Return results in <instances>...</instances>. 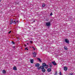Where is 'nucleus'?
I'll return each mask as SVG.
<instances>
[{
  "label": "nucleus",
  "instance_id": "nucleus-31",
  "mask_svg": "<svg viewBox=\"0 0 75 75\" xmlns=\"http://www.w3.org/2000/svg\"><path fill=\"white\" fill-rule=\"evenodd\" d=\"M27 48H25V50H27Z\"/></svg>",
  "mask_w": 75,
  "mask_h": 75
},
{
  "label": "nucleus",
  "instance_id": "nucleus-14",
  "mask_svg": "<svg viewBox=\"0 0 75 75\" xmlns=\"http://www.w3.org/2000/svg\"><path fill=\"white\" fill-rule=\"evenodd\" d=\"M42 71L43 72H45V69L44 68H43L42 69Z\"/></svg>",
  "mask_w": 75,
  "mask_h": 75
},
{
  "label": "nucleus",
  "instance_id": "nucleus-21",
  "mask_svg": "<svg viewBox=\"0 0 75 75\" xmlns=\"http://www.w3.org/2000/svg\"><path fill=\"white\" fill-rule=\"evenodd\" d=\"M45 6V4H43L42 5V7H44Z\"/></svg>",
  "mask_w": 75,
  "mask_h": 75
},
{
  "label": "nucleus",
  "instance_id": "nucleus-3",
  "mask_svg": "<svg viewBox=\"0 0 75 75\" xmlns=\"http://www.w3.org/2000/svg\"><path fill=\"white\" fill-rule=\"evenodd\" d=\"M44 67L42 66H41L40 67H38V69H44Z\"/></svg>",
  "mask_w": 75,
  "mask_h": 75
},
{
  "label": "nucleus",
  "instance_id": "nucleus-33",
  "mask_svg": "<svg viewBox=\"0 0 75 75\" xmlns=\"http://www.w3.org/2000/svg\"><path fill=\"white\" fill-rule=\"evenodd\" d=\"M1 0H0V2H1Z\"/></svg>",
  "mask_w": 75,
  "mask_h": 75
},
{
  "label": "nucleus",
  "instance_id": "nucleus-25",
  "mask_svg": "<svg viewBox=\"0 0 75 75\" xmlns=\"http://www.w3.org/2000/svg\"><path fill=\"white\" fill-rule=\"evenodd\" d=\"M59 74L60 75H62V73H61V72H60Z\"/></svg>",
  "mask_w": 75,
  "mask_h": 75
},
{
  "label": "nucleus",
  "instance_id": "nucleus-26",
  "mask_svg": "<svg viewBox=\"0 0 75 75\" xmlns=\"http://www.w3.org/2000/svg\"><path fill=\"white\" fill-rule=\"evenodd\" d=\"M52 13H51L50 14V16H52Z\"/></svg>",
  "mask_w": 75,
  "mask_h": 75
},
{
  "label": "nucleus",
  "instance_id": "nucleus-2",
  "mask_svg": "<svg viewBox=\"0 0 75 75\" xmlns=\"http://www.w3.org/2000/svg\"><path fill=\"white\" fill-rule=\"evenodd\" d=\"M33 57H36V55L37 54V53L36 52H34L33 53Z\"/></svg>",
  "mask_w": 75,
  "mask_h": 75
},
{
  "label": "nucleus",
  "instance_id": "nucleus-12",
  "mask_svg": "<svg viewBox=\"0 0 75 75\" xmlns=\"http://www.w3.org/2000/svg\"><path fill=\"white\" fill-rule=\"evenodd\" d=\"M45 69H47L48 68V65H47V64L45 66Z\"/></svg>",
  "mask_w": 75,
  "mask_h": 75
},
{
  "label": "nucleus",
  "instance_id": "nucleus-35",
  "mask_svg": "<svg viewBox=\"0 0 75 75\" xmlns=\"http://www.w3.org/2000/svg\"><path fill=\"white\" fill-rule=\"evenodd\" d=\"M32 48H33V49L34 48V47H33Z\"/></svg>",
  "mask_w": 75,
  "mask_h": 75
},
{
  "label": "nucleus",
  "instance_id": "nucleus-30",
  "mask_svg": "<svg viewBox=\"0 0 75 75\" xmlns=\"http://www.w3.org/2000/svg\"><path fill=\"white\" fill-rule=\"evenodd\" d=\"M18 21H16V23H18Z\"/></svg>",
  "mask_w": 75,
  "mask_h": 75
},
{
  "label": "nucleus",
  "instance_id": "nucleus-9",
  "mask_svg": "<svg viewBox=\"0 0 75 75\" xmlns=\"http://www.w3.org/2000/svg\"><path fill=\"white\" fill-rule=\"evenodd\" d=\"M49 66L50 68H51L52 67V63H50L49 64Z\"/></svg>",
  "mask_w": 75,
  "mask_h": 75
},
{
  "label": "nucleus",
  "instance_id": "nucleus-28",
  "mask_svg": "<svg viewBox=\"0 0 75 75\" xmlns=\"http://www.w3.org/2000/svg\"><path fill=\"white\" fill-rule=\"evenodd\" d=\"M13 44H14V42H12Z\"/></svg>",
  "mask_w": 75,
  "mask_h": 75
},
{
  "label": "nucleus",
  "instance_id": "nucleus-34",
  "mask_svg": "<svg viewBox=\"0 0 75 75\" xmlns=\"http://www.w3.org/2000/svg\"><path fill=\"white\" fill-rule=\"evenodd\" d=\"M33 50H35V48H34Z\"/></svg>",
  "mask_w": 75,
  "mask_h": 75
},
{
  "label": "nucleus",
  "instance_id": "nucleus-20",
  "mask_svg": "<svg viewBox=\"0 0 75 75\" xmlns=\"http://www.w3.org/2000/svg\"><path fill=\"white\" fill-rule=\"evenodd\" d=\"M69 75H74V73H70L69 74Z\"/></svg>",
  "mask_w": 75,
  "mask_h": 75
},
{
  "label": "nucleus",
  "instance_id": "nucleus-24",
  "mask_svg": "<svg viewBox=\"0 0 75 75\" xmlns=\"http://www.w3.org/2000/svg\"><path fill=\"white\" fill-rule=\"evenodd\" d=\"M11 31H9V32L8 33V34H10V33H11Z\"/></svg>",
  "mask_w": 75,
  "mask_h": 75
},
{
  "label": "nucleus",
  "instance_id": "nucleus-6",
  "mask_svg": "<svg viewBox=\"0 0 75 75\" xmlns=\"http://www.w3.org/2000/svg\"><path fill=\"white\" fill-rule=\"evenodd\" d=\"M13 23V19H11L10 22V24H11Z\"/></svg>",
  "mask_w": 75,
  "mask_h": 75
},
{
  "label": "nucleus",
  "instance_id": "nucleus-22",
  "mask_svg": "<svg viewBox=\"0 0 75 75\" xmlns=\"http://www.w3.org/2000/svg\"><path fill=\"white\" fill-rule=\"evenodd\" d=\"M13 23V24H16V21H14Z\"/></svg>",
  "mask_w": 75,
  "mask_h": 75
},
{
  "label": "nucleus",
  "instance_id": "nucleus-7",
  "mask_svg": "<svg viewBox=\"0 0 75 75\" xmlns=\"http://www.w3.org/2000/svg\"><path fill=\"white\" fill-rule=\"evenodd\" d=\"M35 66L36 67H38H38H39V66H40V64L39 63H37L35 64Z\"/></svg>",
  "mask_w": 75,
  "mask_h": 75
},
{
  "label": "nucleus",
  "instance_id": "nucleus-1",
  "mask_svg": "<svg viewBox=\"0 0 75 75\" xmlns=\"http://www.w3.org/2000/svg\"><path fill=\"white\" fill-rule=\"evenodd\" d=\"M45 24L46 25V26H47V27H49V26H51V22H50L46 23Z\"/></svg>",
  "mask_w": 75,
  "mask_h": 75
},
{
  "label": "nucleus",
  "instance_id": "nucleus-18",
  "mask_svg": "<svg viewBox=\"0 0 75 75\" xmlns=\"http://www.w3.org/2000/svg\"><path fill=\"white\" fill-rule=\"evenodd\" d=\"M37 59H38V61H40V62H42V61H41V60L40 59V58H38Z\"/></svg>",
  "mask_w": 75,
  "mask_h": 75
},
{
  "label": "nucleus",
  "instance_id": "nucleus-8",
  "mask_svg": "<svg viewBox=\"0 0 75 75\" xmlns=\"http://www.w3.org/2000/svg\"><path fill=\"white\" fill-rule=\"evenodd\" d=\"M67 69H68V68H67V67H64V71H67Z\"/></svg>",
  "mask_w": 75,
  "mask_h": 75
},
{
  "label": "nucleus",
  "instance_id": "nucleus-13",
  "mask_svg": "<svg viewBox=\"0 0 75 75\" xmlns=\"http://www.w3.org/2000/svg\"><path fill=\"white\" fill-rule=\"evenodd\" d=\"M51 71V68H49L47 70V71L48 72H50Z\"/></svg>",
  "mask_w": 75,
  "mask_h": 75
},
{
  "label": "nucleus",
  "instance_id": "nucleus-15",
  "mask_svg": "<svg viewBox=\"0 0 75 75\" xmlns=\"http://www.w3.org/2000/svg\"><path fill=\"white\" fill-rule=\"evenodd\" d=\"M6 71L4 70H3L2 71L3 74H6Z\"/></svg>",
  "mask_w": 75,
  "mask_h": 75
},
{
  "label": "nucleus",
  "instance_id": "nucleus-27",
  "mask_svg": "<svg viewBox=\"0 0 75 75\" xmlns=\"http://www.w3.org/2000/svg\"><path fill=\"white\" fill-rule=\"evenodd\" d=\"M30 42L31 44H32V41H30Z\"/></svg>",
  "mask_w": 75,
  "mask_h": 75
},
{
  "label": "nucleus",
  "instance_id": "nucleus-16",
  "mask_svg": "<svg viewBox=\"0 0 75 75\" xmlns=\"http://www.w3.org/2000/svg\"><path fill=\"white\" fill-rule=\"evenodd\" d=\"M46 64L44 63H43L42 64V65L43 67H44L45 66V65H46Z\"/></svg>",
  "mask_w": 75,
  "mask_h": 75
},
{
  "label": "nucleus",
  "instance_id": "nucleus-10",
  "mask_svg": "<svg viewBox=\"0 0 75 75\" xmlns=\"http://www.w3.org/2000/svg\"><path fill=\"white\" fill-rule=\"evenodd\" d=\"M30 21L32 23H34L35 22V21L33 19H32Z\"/></svg>",
  "mask_w": 75,
  "mask_h": 75
},
{
  "label": "nucleus",
  "instance_id": "nucleus-17",
  "mask_svg": "<svg viewBox=\"0 0 75 75\" xmlns=\"http://www.w3.org/2000/svg\"><path fill=\"white\" fill-rule=\"evenodd\" d=\"M31 63H33L34 62V60L33 59H31L30 60Z\"/></svg>",
  "mask_w": 75,
  "mask_h": 75
},
{
  "label": "nucleus",
  "instance_id": "nucleus-29",
  "mask_svg": "<svg viewBox=\"0 0 75 75\" xmlns=\"http://www.w3.org/2000/svg\"><path fill=\"white\" fill-rule=\"evenodd\" d=\"M25 47H27V45H25Z\"/></svg>",
  "mask_w": 75,
  "mask_h": 75
},
{
  "label": "nucleus",
  "instance_id": "nucleus-23",
  "mask_svg": "<svg viewBox=\"0 0 75 75\" xmlns=\"http://www.w3.org/2000/svg\"><path fill=\"white\" fill-rule=\"evenodd\" d=\"M57 75V72L56 71L54 75Z\"/></svg>",
  "mask_w": 75,
  "mask_h": 75
},
{
  "label": "nucleus",
  "instance_id": "nucleus-5",
  "mask_svg": "<svg viewBox=\"0 0 75 75\" xmlns=\"http://www.w3.org/2000/svg\"><path fill=\"white\" fill-rule=\"evenodd\" d=\"M52 63L53 65H57V63H55V61L52 62Z\"/></svg>",
  "mask_w": 75,
  "mask_h": 75
},
{
  "label": "nucleus",
  "instance_id": "nucleus-19",
  "mask_svg": "<svg viewBox=\"0 0 75 75\" xmlns=\"http://www.w3.org/2000/svg\"><path fill=\"white\" fill-rule=\"evenodd\" d=\"M64 48L65 50H67L68 49H67V47H64Z\"/></svg>",
  "mask_w": 75,
  "mask_h": 75
},
{
  "label": "nucleus",
  "instance_id": "nucleus-11",
  "mask_svg": "<svg viewBox=\"0 0 75 75\" xmlns=\"http://www.w3.org/2000/svg\"><path fill=\"white\" fill-rule=\"evenodd\" d=\"M13 69V70H15V71H17V68L15 67H14Z\"/></svg>",
  "mask_w": 75,
  "mask_h": 75
},
{
  "label": "nucleus",
  "instance_id": "nucleus-4",
  "mask_svg": "<svg viewBox=\"0 0 75 75\" xmlns=\"http://www.w3.org/2000/svg\"><path fill=\"white\" fill-rule=\"evenodd\" d=\"M65 41L67 44H69V40L67 39H65Z\"/></svg>",
  "mask_w": 75,
  "mask_h": 75
},
{
  "label": "nucleus",
  "instance_id": "nucleus-36",
  "mask_svg": "<svg viewBox=\"0 0 75 75\" xmlns=\"http://www.w3.org/2000/svg\"><path fill=\"white\" fill-rule=\"evenodd\" d=\"M27 50H28V49H27Z\"/></svg>",
  "mask_w": 75,
  "mask_h": 75
},
{
  "label": "nucleus",
  "instance_id": "nucleus-32",
  "mask_svg": "<svg viewBox=\"0 0 75 75\" xmlns=\"http://www.w3.org/2000/svg\"><path fill=\"white\" fill-rule=\"evenodd\" d=\"M27 44L28 45L29 44L28 43H27Z\"/></svg>",
  "mask_w": 75,
  "mask_h": 75
}]
</instances>
